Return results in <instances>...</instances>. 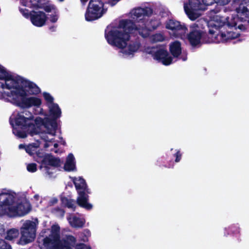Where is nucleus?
<instances>
[{
  "instance_id": "nucleus-1",
  "label": "nucleus",
  "mask_w": 249,
  "mask_h": 249,
  "mask_svg": "<svg viewBox=\"0 0 249 249\" xmlns=\"http://www.w3.org/2000/svg\"><path fill=\"white\" fill-rule=\"evenodd\" d=\"M153 9L149 7L135 8L131 15L132 19H121L118 27L113 28L107 32L106 31L105 36L110 45L124 49L130 38V34H134L146 38L149 36L150 32L156 30L161 25L160 19L152 18L145 24V18L150 17Z\"/></svg>"
},
{
  "instance_id": "nucleus-2",
  "label": "nucleus",
  "mask_w": 249,
  "mask_h": 249,
  "mask_svg": "<svg viewBox=\"0 0 249 249\" xmlns=\"http://www.w3.org/2000/svg\"><path fill=\"white\" fill-rule=\"evenodd\" d=\"M60 228L53 226L51 233L42 239L41 249H73L76 243V238L72 235H67L60 239Z\"/></svg>"
},
{
  "instance_id": "nucleus-3",
  "label": "nucleus",
  "mask_w": 249,
  "mask_h": 249,
  "mask_svg": "<svg viewBox=\"0 0 249 249\" xmlns=\"http://www.w3.org/2000/svg\"><path fill=\"white\" fill-rule=\"evenodd\" d=\"M4 97H9L14 104L22 108H29L32 107H39L42 103L41 100L38 97H27L26 90L20 86L17 88V90H11L4 92Z\"/></svg>"
},
{
  "instance_id": "nucleus-4",
  "label": "nucleus",
  "mask_w": 249,
  "mask_h": 249,
  "mask_svg": "<svg viewBox=\"0 0 249 249\" xmlns=\"http://www.w3.org/2000/svg\"><path fill=\"white\" fill-rule=\"evenodd\" d=\"M15 199L14 196L9 193L2 192L0 194V216H18L17 206H13Z\"/></svg>"
},
{
  "instance_id": "nucleus-5",
  "label": "nucleus",
  "mask_w": 249,
  "mask_h": 249,
  "mask_svg": "<svg viewBox=\"0 0 249 249\" xmlns=\"http://www.w3.org/2000/svg\"><path fill=\"white\" fill-rule=\"evenodd\" d=\"M104 3L101 0H90L85 17L88 21H92L101 18L107 11L104 8Z\"/></svg>"
},
{
  "instance_id": "nucleus-6",
  "label": "nucleus",
  "mask_w": 249,
  "mask_h": 249,
  "mask_svg": "<svg viewBox=\"0 0 249 249\" xmlns=\"http://www.w3.org/2000/svg\"><path fill=\"white\" fill-rule=\"evenodd\" d=\"M211 37L206 38V35H203V31L198 30L194 27L191 28L189 33L187 35V38L190 44L193 47H196L202 42L206 43H210L215 42V38L214 37L216 31L213 29H209L208 30Z\"/></svg>"
},
{
  "instance_id": "nucleus-7",
  "label": "nucleus",
  "mask_w": 249,
  "mask_h": 249,
  "mask_svg": "<svg viewBox=\"0 0 249 249\" xmlns=\"http://www.w3.org/2000/svg\"><path fill=\"white\" fill-rule=\"evenodd\" d=\"M21 237L18 244L25 245L33 242L36 235V223L31 220L26 221L20 228Z\"/></svg>"
},
{
  "instance_id": "nucleus-8",
  "label": "nucleus",
  "mask_w": 249,
  "mask_h": 249,
  "mask_svg": "<svg viewBox=\"0 0 249 249\" xmlns=\"http://www.w3.org/2000/svg\"><path fill=\"white\" fill-rule=\"evenodd\" d=\"M239 19V18L236 16L231 15L230 17L226 18L220 16L216 15L214 17L213 21L207 22L208 28H214L216 30L226 25L230 28L235 27L236 29L237 22Z\"/></svg>"
},
{
  "instance_id": "nucleus-9",
  "label": "nucleus",
  "mask_w": 249,
  "mask_h": 249,
  "mask_svg": "<svg viewBox=\"0 0 249 249\" xmlns=\"http://www.w3.org/2000/svg\"><path fill=\"white\" fill-rule=\"evenodd\" d=\"M184 9L189 18L192 20H195L197 18L195 11L205 10L206 8L200 0H189L188 4L184 3Z\"/></svg>"
},
{
  "instance_id": "nucleus-10",
  "label": "nucleus",
  "mask_w": 249,
  "mask_h": 249,
  "mask_svg": "<svg viewBox=\"0 0 249 249\" xmlns=\"http://www.w3.org/2000/svg\"><path fill=\"white\" fill-rule=\"evenodd\" d=\"M0 67L3 69L4 71L5 72V76H3L4 77L2 78L0 76V80H4L5 81V83L4 84L1 82H0V88L2 89V91H0L2 93V96L3 97L5 98H9L7 96L4 97V92H6L4 91V89L5 88L7 89H15V90H17V88L19 87V85H18L17 83H15L14 80L16 79V76H14L12 75L9 74L6 69L1 65H0Z\"/></svg>"
},
{
  "instance_id": "nucleus-11",
  "label": "nucleus",
  "mask_w": 249,
  "mask_h": 249,
  "mask_svg": "<svg viewBox=\"0 0 249 249\" xmlns=\"http://www.w3.org/2000/svg\"><path fill=\"white\" fill-rule=\"evenodd\" d=\"M165 28L172 30L178 37L184 36L188 31L187 28L185 25H182L180 22L173 19H170L166 21Z\"/></svg>"
},
{
  "instance_id": "nucleus-12",
  "label": "nucleus",
  "mask_w": 249,
  "mask_h": 249,
  "mask_svg": "<svg viewBox=\"0 0 249 249\" xmlns=\"http://www.w3.org/2000/svg\"><path fill=\"white\" fill-rule=\"evenodd\" d=\"M15 83L18 85L20 84L22 85L21 87L23 88H28L29 89V93L31 95H37L40 92V89L39 87L34 83L26 80L20 76H16L14 80Z\"/></svg>"
},
{
  "instance_id": "nucleus-13",
  "label": "nucleus",
  "mask_w": 249,
  "mask_h": 249,
  "mask_svg": "<svg viewBox=\"0 0 249 249\" xmlns=\"http://www.w3.org/2000/svg\"><path fill=\"white\" fill-rule=\"evenodd\" d=\"M153 56L154 59L165 66L169 65L173 61V57L170 56L168 51L164 49L157 50Z\"/></svg>"
},
{
  "instance_id": "nucleus-14",
  "label": "nucleus",
  "mask_w": 249,
  "mask_h": 249,
  "mask_svg": "<svg viewBox=\"0 0 249 249\" xmlns=\"http://www.w3.org/2000/svg\"><path fill=\"white\" fill-rule=\"evenodd\" d=\"M30 19L34 26L40 27L45 25L47 17L43 11L32 10Z\"/></svg>"
},
{
  "instance_id": "nucleus-15",
  "label": "nucleus",
  "mask_w": 249,
  "mask_h": 249,
  "mask_svg": "<svg viewBox=\"0 0 249 249\" xmlns=\"http://www.w3.org/2000/svg\"><path fill=\"white\" fill-rule=\"evenodd\" d=\"M90 194V190L84 192H79L77 193L78 196L76 199V203L81 208L87 210H90L92 209V205L89 202V194Z\"/></svg>"
},
{
  "instance_id": "nucleus-16",
  "label": "nucleus",
  "mask_w": 249,
  "mask_h": 249,
  "mask_svg": "<svg viewBox=\"0 0 249 249\" xmlns=\"http://www.w3.org/2000/svg\"><path fill=\"white\" fill-rule=\"evenodd\" d=\"M236 10L242 20L246 21L247 19H249V0H242Z\"/></svg>"
},
{
  "instance_id": "nucleus-17",
  "label": "nucleus",
  "mask_w": 249,
  "mask_h": 249,
  "mask_svg": "<svg viewBox=\"0 0 249 249\" xmlns=\"http://www.w3.org/2000/svg\"><path fill=\"white\" fill-rule=\"evenodd\" d=\"M240 34L235 33L232 31L227 32V33L219 32L218 33H214V37L215 38L216 41L215 43L217 42H225L229 40H232L238 37Z\"/></svg>"
},
{
  "instance_id": "nucleus-18",
  "label": "nucleus",
  "mask_w": 249,
  "mask_h": 249,
  "mask_svg": "<svg viewBox=\"0 0 249 249\" xmlns=\"http://www.w3.org/2000/svg\"><path fill=\"white\" fill-rule=\"evenodd\" d=\"M72 181L77 193L90 190L88 186L86 180L82 177L78 178L70 177Z\"/></svg>"
},
{
  "instance_id": "nucleus-19",
  "label": "nucleus",
  "mask_w": 249,
  "mask_h": 249,
  "mask_svg": "<svg viewBox=\"0 0 249 249\" xmlns=\"http://www.w3.org/2000/svg\"><path fill=\"white\" fill-rule=\"evenodd\" d=\"M55 118H46L45 127L47 133L49 134L55 136L57 129V123Z\"/></svg>"
},
{
  "instance_id": "nucleus-20",
  "label": "nucleus",
  "mask_w": 249,
  "mask_h": 249,
  "mask_svg": "<svg viewBox=\"0 0 249 249\" xmlns=\"http://www.w3.org/2000/svg\"><path fill=\"white\" fill-rule=\"evenodd\" d=\"M169 51L174 57H178L181 53L180 42L178 41H175L172 42L170 45Z\"/></svg>"
},
{
  "instance_id": "nucleus-21",
  "label": "nucleus",
  "mask_w": 249,
  "mask_h": 249,
  "mask_svg": "<svg viewBox=\"0 0 249 249\" xmlns=\"http://www.w3.org/2000/svg\"><path fill=\"white\" fill-rule=\"evenodd\" d=\"M29 121L30 119L29 118L25 117L23 115L18 114L15 119V123L18 126L27 128L32 124L29 122Z\"/></svg>"
},
{
  "instance_id": "nucleus-22",
  "label": "nucleus",
  "mask_w": 249,
  "mask_h": 249,
  "mask_svg": "<svg viewBox=\"0 0 249 249\" xmlns=\"http://www.w3.org/2000/svg\"><path fill=\"white\" fill-rule=\"evenodd\" d=\"M49 112L52 118L58 119L60 117L61 115V110L58 104L53 103L49 106Z\"/></svg>"
},
{
  "instance_id": "nucleus-23",
  "label": "nucleus",
  "mask_w": 249,
  "mask_h": 249,
  "mask_svg": "<svg viewBox=\"0 0 249 249\" xmlns=\"http://www.w3.org/2000/svg\"><path fill=\"white\" fill-rule=\"evenodd\" d=\"M17 208L18 211V216H22L27 214L31 210L30 204L22 203L18 204Z\"/></svg>"
},
{
  "instance_id": "nucleus-24",
  "label": "nucleus",
  "mask_w": 249,
  "mask_h": 249,
  "mask_svg": "<svg viewBox=\"0 0 249 249\" xmlns=\"http://www.w3.org/2000/svg\"><path fill=\"white\" fill-rule=\"evenodd\" d=\"M140 47V43L137 42H131L124 50L123 53L126 55H130L137 52Z\"/></svg>"
},
{
  "instance_id": "nucleus-25",
  "label": "nucleus",
  "mask_w": 249,
  "mask_h": 249,
  "mask_svg": "<svg viewBox=\"0 0 249 249\" xmlns=\"http://www.w3.org/2000/svg\"><path fill=\"white\" fill-rule=\"evenodd\" d=\"M69 221L71 225L76 228H82L85 224V221L76 216H73L71 218H69Z\"/></svg>"
},
{
  "instance_id": "nucleus-26",
  "label": "nucleus",
  "mask_w": 249,
  "mask_h": 249,
  "mask_svg": "<svg viewBox=\"0 0 249 249\" xmlns=\"http://www.w3.org/2000/svg\"><path fill=\"white\" fill-rule=\"evenodd\" d=\"M18 230L15 228L11 229L7 231L6 235L5 237V239L12 241L15 239L17 238L18 237Z\"/></svg>"
},
{
  "instance_id": "nucleus-27",
  "label": "nucleus",
  "mask_w": 249,
  "mask_h": 249,
  "mask_svg": "<svg viewBox=\"0 0 249 249\" xmlns=\"http://www.w3.org/2000/svg\"><path fill=\"white\" fill-rule=\"evenodd\" d=\"M52 157V154H45L42 157L41 163L42 165H44L45 168L47 171L50 169L48 166H50Z\"/></svg>"
},
{
  "instance_id": "nucleus-28",
  "label": "nucleus",
  "mask_w": 249,
  "mask_h": 249,
  "mask_svg": "<svg viewBox=\"0 0 249 249\" xmlns=\"http://www.w3.org/2000/svg\"><path fill=\"white\" fill-rule=\"evenodd\" d=\"M218 2L221 1L223 5L228 4L231 0H217ZM202 1L205 7L206 6L212 5L216 2V0H202Z\"/></svg>"
},
{
  "instance_id": "nucleus-29",
  "label": "nucleus",
  "mask_w": 249,
  "mask_h": 249,
  "mask_svg": "<svg viewBox=\"0 0 249 249\" xmlns=\"http://www.w3.org/2000/svg\"><path fill=\"white\" fill-rule=\"evenodd\" d=\"M165 40V36L163 34L156 33L152 36V40L153 42H162Z\"/></svg>"
},
{
  "instance_id": "nucleus-30",
  "label": "nucleus",
  "mask_w": 249,
  "mask_h": 249,
  "mask_svg": "<svg viewBox=\"0 0 249 249\" xmlns=\"http://www.w3.org/2000/svg\"><path fill=\"white\" fill-rule=\"evenodd\" d=\"M75 168L76 166L75 162L66 161L64 166V170L68 172L74 171Z\"/></svg>"
},
{
  "instance_id": "nucleus-31",
  "label": "nucleus",
  "mask_w": 249,
  "mask_h": 249,
  "mask_svg": "<svg viewBox=\"0 0 249 249\" xmlns=\"http://www.w3.org/2000/svg\"><path fill=\"white\" fill-rule=\"evenodd\" d=\"M41 0L37 1V3L35 5L36 8L43 9L46 12H50L52 11V7L50 5H43L40 3Z\"/></svg>"
},
{
  "instance_id": "nucleus-32",
  "label": "nucleus",
  "mask_w": 249,
  "mask_h": 249,
  "mask_svg": "<svg viewBox=\"0 0 249 249\" xmlns=\"http://www.w3.org/2000/svg\"><path fill=\"white\" fill-rule=\"evenodd\" d=\"M50 166L54 167H59L61 166V160L59 158H56L52 155Z\"/></svg>"
},
{
  "instance_id": "nucleus-33",
  "label": "nucleus",
  "mask_w": 249,
  "mask_h": 249,
  "mask_svg": "<svg viewBox=\"0 0 249 249\" xmlns=\"http://www.w3.org/2000/svg\"><path fill=\"white\" fill-rule=\"evenodd\" d=\"M43 96L44 99L46 100L48 104H50L51 105L54 103L53 100L54 99L53 96L51 95L49 93L44 92L43 93Z\"/></svg>"
},
{
  "instance_id": "nucleus-34",
  "label": "nucleus",
  "mask_w": 249,
  "mask_h": 249,
  "mask_svg": "<svg viewBox=\"0 0 249 249\" xmlns=\"http://www.w3.org/2000/svg\"><path fill=\"white\" fill-rule=\"evenodd\" d=\"M0 249H12V248L5 240L0 238Z\"/></svg>"
},
{
  "instance_id": "nucleus-35",
  "label": "nucleus",
  "mask_w": 249,
  "mask_h": 249,
  "mask_svg": "<svg viewBox=\"0 0 249 249\" xmlns=\"http://www.w3.org/2000/svg\"><path fill=\"white\" fill-rule=\"evenodd\" d=\"M19 11L20 13L26 18H30L31 15V11L29 12V10L26 8H22L19 7Z\"/></svg>"
},
{
  "instance_id": "nucleus-36",
  "label": "nucleus",
  "mask_w": 249,
  "mask_h": 249,
  "mask_svg": "<svg viewBox=\"0 0 249 249\" xmlns=\"http://www.w3.org/2000/svg\"><path fill=\"white\" fill-rule=\"evenodd\" d=\"M65 207L71 209L73 211H75L76 206L75 205V201L74 199H70L67 204L65 206Z\"/></svg>"
},
{
  "instance_id": "nucleus-37",
  "label": "nucleus",
  "mask_w": 249,
  "mask_h": 249,
  "mask_svg": "<svg viewBox=\"0 0 249 249\" xmlns=\"http://www.w3.org/2000/svg\"><path fill=\"white\" fill-rule=\"evenodd\" d=\"M35 124L37 125H43L45 127L46 118L42 119L40 117H36L35 120Z\"/></svg>"
},
{
  "instance_id": "nucleus-38",
  "label": "nucleus",
  "mask_w": 249,
  "mask_h": 249,
  "mask_svg": "<svg viewBox=\"0 0 249 249\" xmlns=\"http://www.w3.org/2000/svg\"><path fill=\"white\" fill-rule=\"evenodd\" d=\"M36 166L35 163H29L27 166V169L30 172L34 173L37 170Z\"/></svg>"
},
{
  "instance_id": "nucleus-39",
  "label": "nucleus",
  "mask_w": 249,
  "mask_h": 249,
  "mask_svg": "<svg viewBox=\"0 0 249 249\" xmlns=\"http://www.w3.org/2000/svg\"><path fill=\"white\" fill-rule=\"evenodd\" d=\"M246 21H247V22L246 24H241L238 26L237 28L241 31L249 30V19H247Z\"/></svg>"
},
{
  "instance_id": "nucleus-40",
  "label": "nucleus",
  "mask_w": 249,
  "mask_h": 249,
  "mask_svg": "<svg viewBox=\"0 0 249 249\" xmlns=\"http://www.w3.org/2000/svg\"><path fill=\"white\" fill-rule=\"evenodd\" d=\"M75 249H91V248L89 246H87L84 243H80L76 245Z\"/></svg>"
},
{
  "instance_id": "nucleus-41",
  "label": "nucleus",
  "mask_w": 249,
  "mask_h": 249,
  "mask_svg": "<svg viewBox=\"0 0 249 249\" xmlns=\"http://www.w3.org/2000/svg\"><path fill=\"white\" fill-rule=\"evenodd\" d=\"M182 154L180 150H178L176 153L174 154V157H176L175 162H179L181 159Z\"/></svg>"
},
{
  "instance_id": "nucleus-42",
  "label": "nucleus",
  "mask_w": 249,
  "mask_h": 249,
  "mask_svg": "<svg viewBox=\"0 0 249 249\" xmlns=\"http://www.w3.org/2000/svg\"><path fill=\"white\" fill-rule=\"evenodd\" d=\"M230 231L234 233L239 232V228L237 226L232 225L230 227Z\"/></svg>"
},
{
  "instance_id": "nucleus-43",
  "label": "nucleus",
  "mask_w": 249,
  "mask_h": 249,
  "mask_svg": "<svg viewBox=\"0 0 249 249\" xmlns=\"http://www.w3.org/2000/svg\"><path fill=\"white\" fill-rule=\"evenodd\" d=\"M66 161H69L71 162H74V157L72 154L70 153L68 155L67 160Z\"/></svg>"
},
{
  "instance_id": "nucleus-44",
  "label": "nucleus",
  "mask_w": 249,
  "mask_h": 249,
  "mask_svg": "<svg viewBox=\"0 0 249 249\" xmlns=\"http://www.w3.org/2000/svg\"><path fill=\"white\" fill-rule=\"evenodd\" d=\"M69 200L70 199L66 196H61L60 198L61 203L64 206L67 204Z\"/></svg>"
},
{
  "instance_id": "nucleus-45",
  "label": "nucleus",
  "mask_w": 249,
  "mask_h": 249,
  "mask_svg": "<svg viewBox=\"0 0 249 249\" xmlns=\"http://www.w3.org/2000/svg\"><path fill=\"white\" fill-rule=\"evenodd\" d=\"M58 19L57 16L55 15H52L50 16V21L52 23H55Z\"/></svg>"
},
{
  "instance_id": "nucleus-46",
  "label": "nucleus",
  "mask_w": 249,
  "mask_h": 249,
  "mask_svg": "<svg viewBox=\"0 0 249 249\" xmlns=\"http://www.w3.org/2000/svg\"><path fill=\"white\" fill-rule=\"evenodd\" d=\"M18 135L19 136V137L20 138H26L27 136V135L25 133V132H22V131L18 132Z\"/></svg>"
},
{
  "instance_id": "nucleus-47",
  "label": "nucleus",
  "mask_w": 249,
  "mask_h": 249,
  "mask_svg": "<svg viewBox=\"0 0 249 249\" xmlns=\"http://www.w3.org/2000/svg\"><path fill=\"white\" fill-rule=\"evenodd\" d=\"M120 0H109V3L113 6H114Z\"/></svg>"
},
{
  "instance_id": "nucleus-48",
  "label": "nucleus",
  "mask_w": 249,
  "mask_h": 249,
  "mask_svg": "<svg viewBox=\"0 0 249 249\" xmlns=\"http://www.w3.org/2000/svg\"><path fill=\"white\" fill-rule=\"evenodd\" d=\"M5 232V229L3 225L0 224V235H2Z\"/></svg>"
},
{
  "instance_id": "nucleus-49",
  "label": "nucleus",
  "mask_w": 249,
  "mask_h": 249,
  "mask_svg": "<svg viewBox=\"0 0 249 249\" xmlns=\"http://www.w3.org/2000/svg\"><path fill=\"white\" fill-rule=\"evenodd\" d=\"M5 73V72L4 71L3 69H1L0 67V76L2 78H4V77L3 76H5V73Z\"/></svg>"
},
{
  "instance_id": "nucleus-50",
  "label": "nucleus",
  "mask_w": 249,
  "mask_h": 249,
  "mask_svg": "<svg viewBox=\"0 0 249 249\" xmlns=\"http://www.w3.org/2000/svg\"><path fill=\"white\" fill-rule=\"evenodd\" d=\"M58 201V199L56 198H53L51 201H50V203H51V204L52 205H53L54 204H56Z\"/></svg>"
},
{
  "instance_id": "nucleus-51",
  "label": "nucleus",
  "mask_w": 249,
  "mask_h": 249,
  "mask_svg": "<svg viewBox=\"0 0 249 249\" xmlns=\"http://www.w3.org/2000/svg\"><path fill=\"white\" fill-rule=\"evenodd\" d=\"M20 3L24 6H27L28 1L26 0H21Z\"/></svg>"
},
{
  "instance_id": "nucleus-52",
  "label": "nucleus",
  "mask_w": 249,
  "mask_h": 249,
  "mask_svg": "<svg viewBox=\"0 0 249 249\" xmlns=\"http://www.w3.org/2000/svg\"><path fill=\"white\" fill-rule=\"evenodd\" d=\"M203 35H206V38L208 39L209 37H211V35L209 33V34H207L206 32H203Z\"/></svg>"
},
{
  "instance_id": "nucleus-53",
  "label": "nucleus",
  "mask_w": 249,
  "mask_h": 249,
  "mask_svg": "<svg viewBox=\"0 0 249 249\" xmlns=\"http://www.w3.org/2000/svg\"><path fill=\"white\" fill-rule=\"evenodd\" d=\"M26 151L27 152V153H28L29 154H31V149H30V148L29 147H28L27 148H26Z\"/></svg>"
},
{
  "instance_id": "nucleus-54",
  "label": "nucleus",
  "mask_w": 249,
  "mask_h": 249,
  "mask_svg": "<svg viewBox=\"0 0 249 249\" xmlns=\"http://www.w3.org/2000/svg\"><path fill=\"white\" fill-rule=\"evenodd\" d=\"M88 0H81V2L83 4H85L86 2L88 1Z\"/></svg>"
},
{
  "instance_id": "nucleus-55",
  "label": "nucleus",
  "mask_w": 249,
  "mask_h": 249,
  "mask_svg": "<svg viewBox=\"0 0 249 249\" xmlns=\"http://www.w3.org/2000/svg\"><path fill=\"white\" fill-rule=\"evenodd\" d=\"M53 146L54 148H57L58 147V144L57 143H55L53 144Z\"/></svg>"
},
{
  "instance_id": "nucleus-56",
  "label": "nucleus",
  "mask_w": 249,
  "mask_h": 249,
  "mask_svg": "<svg viewBox=\"0 0 249 249\" xmlns=\"http://www.w3.org/2000/svg\"><path fill=\"white\" fill-rule=\"evenodd\" d=\"M49 146V145L48 143H45L44 147L45 148H48Z\"/></svg>"
},
{
  "instance_id": "nucleus-57",
  "label": "nucleus",
  "mask_w": 249,
  "mask_h": 249,
  "mask_svg": "<svg viewBox=\"0 0 249 249\" xmlns=\"http://www.w3.org/2000/svg\"><path fill=\"white\" fill-rule=\"evenodd\" d=\"M53 28H54V27H53V26H52V27H51L50 28V29L51 30H52V31H53Z\"/></svg>"
},
{
  "instance_id": "nucleus-58",
  "label": "nucleus",
  "mask_w": 249,
  "mask_h": 249,
  "mask_svg": "<svg viewBox=\"0 0 249 249\" xmlns=\"http://www.w3.org/2000/svg\"><path fill=\"white\" fill-rule=\"evenodd\" d=\"M62 144L64 145H65L66 144V142L65 141H63Z\"/></svg>"
},
{
  "instance_id": "nucleus-59",
  "label": "nucleus",
  "mask_w": 249,
  "mask_h": 249,
  "mask_svg": "<svg viewBox=\"0 0 249 249\" xmlns=\"http://www.w3.org/2000/svg\"><path fill=\"white\" fill-rule=\"evenodd\" d=\"M183 60L184 61H185V60H186V58H183Z\"/></svg>"
},
{
  "instance_id": "nucleus-60",
  "label": "nucleus",
  "mask_w": 249,
  "mask_h": 249,
  "mask_svg": "<svg viewBox=\"0 0 249 249\" xmlns=\"http://www.w3.org/2000/svg\"><path fill=\"white\" fill-rule=\"evenodd\" d=\"M46 142H50V141H49V140H46Z\"/></svg>"
},
{
  "instance_id": "nucleus-61",
  "label": "nucleus",
  "mask_w": 249,
  "mask_h": 249,
  "mask_svg": "<svg viewBox=\"0 0 249 249\" xmlns=\"http://www.w3.org/2000/svg\"><path fill=\"white\" fill-rule=\"evenodd\" d=\"M22 146V144L19 145V147H20Z\"/></svg>"
},
{
  "instance_id": "nucleus-62",
  "label": "nucleus",
  "mask_w": 249,
  "mask_h": 249,
  "mask_svg": "<svg viewBox=\"0 0 249 249\" xmlns=\"http://www.w3.org/2000/svg\"><path fill=\"white\" fill-rule=\"evenodd\" d=\"M60 1H63L64 0H59Z\"/></svg>"
},
{
  "instance_id": "nucleus-63",
  "label": "nucleus",
  "mask_w": 249,
  "mask_h": 249,
  "mask_svg": "<svg viewBox=\"0 0 249 249\" xmlns=\"http://www.w3.org/2000/svg\"><path fill=\"white\" fill-rule=\"evenodd\" d=\"M39 238L38 239V242H39Z\"/></svg>"
}]
</instances>
